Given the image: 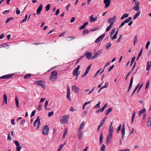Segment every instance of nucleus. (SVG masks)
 <instances>
[{
	"label": "nucleus",
	"mask_w": 151,
	"mask_h": 151,
	"mask_svg": "<svg viewBox=\"0 0 151 151\" xmlns=\"http://www.w3.org/2000/svg\"><path fill=\"white\" fill-rule=\"evenodd\" d=\"M105 36V34H103L101 35L99 37L95 40V42L97 43H99L101 41Z\"/></svg>",
	"instance_id": "6e6552de"
},
{
	"label": "nucleus",
	"mask_w": 151,
	"mask_h": 151,
	"mask_svg": "<svg viewBox=\"0 0 151 151\" xmlns=\"http://www.w3.org/2000/svg\"><path fill=\"white\" fill-rule=\"evenodd\" d=\"M50 6V4H49L47 5L45 7L46 11H47L49 10Z\"/></svg>",
	"instance_id": "49530a36"
},
{
	"label": "nucleus",
	"mask_w": 151,
	"mask_h": 151,
	"mask_svg": "<svg viewBox=\"0 0 151 151\" xmlns=\"http://www.w3.org/2000/svg\"><path fill=\"white\" fill-rule=\"evenodd\" d=\"M75 39V38L74 36H70L68 37L67 38V40L68 41H71V40L74 39Z\"/></svg>",
	"instance_id": "72a5a7b5"
},
{
	"label": "nucleus",
	"mask_w": 151,
	"mask_h": 151,
	"mask_svg": "<svg viewBox=\"0 0 151 151\" xmlns=\"http://www.w3.org/2000/svg\"><path fill=\"white\" fill-rule=\"evenodd\" d=\"M97 20V18H93V15H91L90 17V20L91 22L96 21Z\"/></svg>",
	"instance_id": "aec40b11"
},
{
	"label": "nucleus",
	"mask_w": 151,
	"mask_h": 151,
	"mask_svg": "<svg viewBox=\"0 0 151 151\" xmlns=\"http://www.w3.org/2000/svg\"><path fill=\"white\" fill-rule=\"evenodd\" d=\"M91 67V65H89L88 67H87V68H86V71H87V72H89V70H90V68Z\"/></svg>",
	"instance_id": "774afa93"
},
{
	"label": "nucleus",
	"mask_w": 151,
	"mask_h": 151,
	"mask_svg": "<svg viewBox=\"0 0 151 151\" xmlns=\"http://www.w3.org/2000/svg\"><path fill=\"white\" fill-rule=\"evenodd\" d=\"M113 25V24H110V25L109 26H108L106 28V31L107 32L109 31V30L111 29V28L112 27Z\"/></svg>",
	"instance_id": "2f4dec72"
},
{
	"label": "nucleus",
	"mask_w": 151,
	"mask_h": 151,
	"mask_svg": "<svg viewBox=\"0 0 151 151\" xmlns=\"http://www.w3.org/2000/svg\"><path fill=\"white\" fill-rule=\"evenodd\" d=\"M48 101L47 100L46 101L45 103L44 106L45 107V108L47 110H50V108H47V106H48Z\"/></svg>",
	"instance_id": "a878e982"
},
{
	"label": "nucleus",
	"mask_w": 151,
	"mask_h": 151,
	"mask_svg": "<svg viewBox=\"0 0 151 151\" xmlns=\"http://www.w3.org/2000/svg\"><path fill=\"white\" fill-rule=\"evenodd\" d=\"M43 5L42 4L40 5L38 7L36 13L37 15H40V12L42 9Z\"/></svg>",
	"instance_id": "2eb2a0df"
},
{
	"label": "nucleus",
	"mask_w": 151,
	"mask_h": 151,
	"mask_svg": "<svg viewBox=\"0 0 151 151\" xmlns=\"http://www.w3.org/2000/svg\"><path fill=\"white\" fill-rule=\"evenodd\" d=\"M113 25V24H110V25L109 26H108L106 28V31L107 32L109 31V30L111 29V28L112 27Z\"/></svg>",
	"instance_id": "473e14b6"
},
{
	"label": "nucleus",
	"mask_w": 151,
	"mask_h": 151,
	"mask_svg": "<svg viewBox=\"0 0 151 151\" xmlns=\"http://www.w3.org/2000/svg\"><path fill=\"white\" fill-rule=\"evenodd\" d=\"M103 52V50H99L98 51H97L96 52V54L98 56L100 55V54H102Z\"/></svg>",
	"instance_id": "e433bc0d"
},
{
	"label": "nucleus",
	"mask_w": 151,
	"mask_h": 151,
	"mask_svg": "<svg viewBox=\"0 0 151 151\" xmlns=\"http://www.w3.org/2000/svg\"><path fill=\"white\" fill-rule=\"evenodd\" d=\"M99 28V26H97L91 29L90 30V31L91 32L95 31L98 30V29Z\"/></svg>",
	"instance_id": "f704fd0d"
},
{
	"label": "nucleus",
	"mask_w": 151,
	"mask_h": 151,
	"mask_svg": "<svg viewBox=\"0 0 151 151\" xmlns=\"http://www.w3.org/2000/svg\"><path fill=\"white\" fill-rule=\"evenodd\" d=\"M150 44V41H148L147 43H146L145 48L146 49H148V47Z\"/></svg>",
	"instance_id": "6e6d98bb"
},
{
	"label": "nucleus",
	"mask_w": 151,
	"mask_h": 151,
	"mask_svg": "<svg viewBox=\"0 0 151 151\" xmlns=\"http://www.w3.org/2000/svg\"><path fill=\"white\" fill-rule=\"evenodd\" d=\"M42 104H39L38 105V107L37 109V110L38 111H40V110H41L42 109Z\"/></svg>",
	"instance_id": "603ef678"
},
{
	"label": "nucleus",
	"mask_w": 151,
	"mask_h": 151,
	"mask_svg": "<svg viewBox=\"0 0 151 151\" xmlns=\"http://www.w3.org/2000/svg\"><path fill=\"white\" fill-rule=\"evenodd\" d=\"M84 122L83 121L80 124L79 128L78 129L79 130H82L83 129V127L84 126Z\"/></svg>",
	"instance_id": "393cba45"
},
{
	"label": "nucleus",
	"mask_w": 151,
	"mask_h": 151,
	"mask_svg": "<svg viewBox=\"0 0 151 151\" xmlns=\"http://www.w3.org/2000/svg\"><path fill=\"white\" fill-rule=\"evenodd\" d=\"M111 43L110 42L108 43L106 45V49H108L111 46Z\"/></svg>",
	"instance_id": "a19ab883"
},
{
	"label": "nucleus",
	"mask_w": 151,
	"mask_h": 151,
	"mask_svg": "<svg viewBox=\"0 0 151 151\" xmlns=\"http://www.w3.org/2000/svg\"><path fill=\"white\" fill-rule=\"evenodd\" d=\"M31 76V75L30 74H28L25 75L24 78L29 79L30 78Z\"/></svg>",
	"instance_id": "a18cd8bd"
},
{
	"label": "nucleus",
	"mask_w": 151,
	"mask_h": 151,
	"mask_svg": "<svg viewBox=\"0 0 151 151\" xmlns=\"http://www.w3.org/2000/svg\"><path fill=\"white\" fill-rule=\"evenodd\" d=\"M49 128L47 125L44 126L42 129V133L44 135H47L49 132Z\"/></svg>",
	"instance_id": "20e7f679"
},
{
	"label": "nucleus",
	"mask_w": 151,
	"mask_h": 151,
	"mask_svg": "<svg viewBox=\"0 0 151 151\" xmlns=\"http://www.w3.org/2000/svg\"><path fill=\"white\" fill-rule=\"evenodd\" d=\"M129 14H124L121 18V19L122 20L124 18H126L128 17Z\"/></svg>",
	"instance_id": "c756f323"
},
{
	"label": "nucleus",
	"mask_w": 151,
	"mask_h": 151,
	"mask_svg": "<svg viewBox=\"0 0 151 151\" xmlns=\"http://www.w3.org/2000/svg\"><path fill=\"white\" fill-rule=\"evenodd\" d=\"M133 9L136 11H138L139 9V6H136L133 8Z\"/></svg>",
	"instance_id": "c03bdc74"
},
{
	"label": "nucleus",
	"mask_w": 151,
	"mask_h": 151,
	"mask_svg": "<svg viewBox=\"0 0 151 151\" xmlns=\"http://www.w3.org/2000/svg\"><path fill=\"white\" fill-rule=\"evenodd\" d=\"M111 2V0H104V3L105 4V8H107L110 6Z\"/></svg>",
	"instance_id": "9b49d317"
},
{
	"label": "nucleus",
	"mask_w": 151,
	"mask_h": 151,
	"mask_svg": "<svg viewBox=\"0 0 151 151\" xmlns=\"http://www.w3.org/2000/svg\"><path fill=\"white\" fill-rule=\"evenodd\" d=\"M15 102L17 107L19 108V102L17 96H16L15 97Z\"/></svg>",
	"instance_id": "412c9836"
},
{
	"label": "nucleus",
	"mask_w": 151,
	"mask_h": 151,
	"mask_svg": "<svg viewBox=\"0 0 151 151\" xmlns=\"http://www.w3.org/2000/svg\"><path fill=\"white\" fill-rule=\"evenodd\" d=\"M145 109L144 108L140 110L139 113V116H140L142 114L145 113Z\"/></svg>",
	"instance_id": "cd10ccee"
},
{
	"label": "nucleus",
	"mask_w": 151,
	"mask_h": 151,
	"mask_svg": "<svg viewBox=\"0 0 151 151\" xmlns=\"http://www.w3.org/2000/svg\"><path fill=\"white\" fill-rule=\"evenodd\" d=\"M116 16L115 15L113 17L109 18L108 19V22L109 24H113L116 21Z\"/></svg>",
	"instance_id": "0eeeda50"
},
{
	"label": "nucleus",
	"mask_w": 151,
	"mask_h": 151,
	"mask_svg": "<svg viewBox=\"0 0 151 151\" xmlns=\"http://www.w3.org/2000/svg\"><path fill=\"white\" fill-rule=\"evenodd\" d=\"M113 132L109 131V134L107 135L106 140V145L109 144L111 141L112 136Z\"/></svg>",
	"instance_id": "7ed1b4c3"
},
{
	"label": "nucleus",
	"mask_w": 151,
	"mask_h": 151,
	"mask_svg": "<svg viewBox=\"0 0 151 151\" xmlns=\"http://www.w3.org/2000/svg\"><path fill=\"white\" fill-rule=\"evenodd\" d=\"M100 101H99L98 103L95 106V108H98L100 107Z\"/></svg>",
	"instance_id": "3c124183"
},
{
	"label": "nucleus",
	"mask_w": 151,
	"mask_h": 151,
	"mask_svg": "<svg viewBox=\"0 0 151 151\" xmlns=\"http://www.w3.org/2000/svg\"><path fill=\"white\" fill-rule=\"evenodd\" d=\"M65 144V142L63 144H61L59 147L57 151H60Z\"/></svg>",
	"instance_id": "c85d7f7f"
},
{
	"label": "nucleus",
	"mask_w": 151,
	"mask_h": 151,
	"mask_svg": "<svg viewBox=\"0 0 151 151\" xmlns=\"http://www.w3.org/2000/svg\"><path fill=\"white\" fill-rule=\"evenodd\" d=\"M22 147L21 146L19 145L17 146L16 147V150L17 151H20V150L22 149Z\"/></svg>",
	"instance_id": "09e8293b"
},
{
	"label": "nucleus",
	"mask_w": 151,
	"mask_h": 151,
	"mask_svg": "<svg viewBox=\"0 0 151 151\" xmlns=\"http://www.w3.org/2000/svg\"><path fill=\"white\" fill-rule=\"evenodd\" d=\"M14 19V18L12 17H10L9 18H8L6 20V23H8L9 22L10 20H12Z\"/></svg>",
	"instance_id": "de8ad7c7"
},
{
	"label": "nucleus",
	"mask_w": 151,
	"mask_h": 151,
	"mask_svg": "<svg viewBox=\"0 0 151 151\" xmlns=\"http://www.w3.org/2000/svg\"><path fill=\"white\" fill-rule=\"evenodd\" d=\"M122 127V125L120 124L119 126L117 128V132H118L120 130Z\"/></svg>",
	"instance_id": "69168bd1"
},
{
	"label": "nucleus",
	"mask_w": 151,
	"mask_h": 151,
	"mask_svg": "<svg viewBox=\"0 0 151 151\" xmlns=\"http://www.w3.org/2000/svg\"><path fill=\"white\" fill-rule=\"evenodd\" d=\"M108 86V82H106L105 83V85L102 87V88H106Z\"/></svg>",
	"instance_id": "680f3d73"
},
{
	"label": "nucleus",
	"mask_w": 151,
	"mask_h": 151,
	"mask_svg": "<svg viewBox=\"0 0 151 151\" xmlns=\"http://www.w3.org/2000/svg\"><path fill=\"white\" fill-rule=\"evenodd\" d=\"M134 2V4L136 6H139V3L137 1H136V0H134L133 2Z\"/></svg>",
	"instance_id": "4d7b16f0"
},
{
	"label": "nucleus",
	"mask_w": 151,
	"mask_h": 151,
	"mask_svg": "<svg viewBox=\"0 0 151 151\" xmlns=\"http://www.w3.org/2000/svg\"><path fill=\"white\" fill-rule=\"evenodd\" d=\"M146 124L147 127H149L151 125V117H149L147 119Z\"/></svg>",
	"instance_id": "a211bd4d"
},
{
	"label": "nucleus",
	"mask_w": 151,
	"mask_h": 151,
	"mask_svg": "<svg viewBox=\"0 0 151 151\" xmlns=\"http://www.w3.org/2000/svg\"><path fill=\"white\" fill-rule=\"evenodd\" d=\"M4 99L5 102V103L6 104L7 103V97L6 95L5 94H4L3 95Z\"/></svg>",
	"instance_id": "4c0bfd02"
},
{
	"label": "nucleus",
	"mask_w": 151,
	"mask_h": 151,
	"mask_svg": "<svg viewBox=\"0 0 151 151\" xmlns=\"http://www.w3.org/2000/svg\"><path fill=\"white\" fill-rule=\"evenodd\" d=\"M133 76L132 77L130 81V83L129 85V86L128 88L127 92H128L130 90L131 87H132V83L133 82Z\"/></svg>",
	"instance_id": "f3484780"
},
{
	"label": "nucleus",
	"mask_w": 151,
	"mask_h": 151,
	"mask_svg": "<svg viewBox=\"0 0 151 151\" xmlns=\"http://www.w3.org/2000/svg\"><path fill=\"white\" fill-rule=\"evenodd\" d=\"M124 123L122 127V129L121 130V133L122 134V139H124V135L125 134V126H124Z\"/></svg>",
	"instance_id": "9d476101"
},
{
	"label": "nucleus",
	"mask_w": 151,
	"mask_h": 151,
	"mask_svg": "<svg viewBox=\"0 0 151 151\" xmlns=\"http://www.w3.org/2000/svg\"><path fill=\"white\" fill-rule=\"evenodd\" d=\"M89 33V31L87 29H84L83 32V35H85L86 34H88Z\"/></svg>",
	"instance_id": "58836bf2"
},
{
	"label": "nucleus",
	"mask_w": 151,
	"mask_h": 151,
	"mask_svg": "<svg viewBox=\"0 0 151 151\" xmlns=\"http://www.w3.org/2000/svg\"><path fill=\"white\" fill-rule=\"evenodd\" d=\"M137 35H136L134 37L133 40V43L134 45L135 46V44L137 42Z\"/></svg>",
	"instance_id": "ea45409f"
},
{
	"label": "nucleus",
	"mask_w": 151,
	"mask_h": 151,
	"mask_svg": "<svg viewBox=\"0 0 151 151\" xmlns=\"http://www.w3.org/2000/svg\"><path fill=\"white\" fill-rule=\"evenodd\" d=\"M35 83L36 84L40 86H41L43 88H45V86L43 83V81L42 80L36 81L35 82Z\"/></svg>",
	"instance_id": "423d86ee"
},
{
	"label": "nucleus",
	"mask_w": 151,
	"mask_h": 151,
	"mask_svg": "<svg viewBox=\"0 0 151 151\" xmlns=\"http://www.w3.org/2000/svg\"><path fill=\"white\" fill-rule=\"evenodd\" d=\"M58 73L55 70L53 71L50 77V80L52 81H54L57 78Z\"/></svg>",
	"instance_id": "f03ea898"
},
{
	"label": "nucleus",
	"mask_w": 151,
	"mask_h": 151,
	"mask_svg": "<svg viewBox=\"0 0 151 151\" xmlns=\"http://www.w3.org/2000/svg\"><path fill=\"white\" fill-rule=\"evenodd\" d=\"M67 128H66V129H65V130L64 132V133H63V139H64L65 137V135L67 134Z\"/></svg>",
	"instance_id": "8fccbe9b"
},
{
	"label": "nucleus",
	"mask_w": 151,
	"mask_h": 151,
	"mask_svg": "<svg viewBox=\"0 0 151 151\" xmlns=\"http://www.w3.org/2000/svg\"><path fill=\"white\" fill-rule=\"evenodd\" d=\"M77 136L79 140H81L82 139L83 132L81 130H77Z\"/></svg>",
	"instance_id": "1a4fd4ad"
},
{
	"label": "nucleus",
	"mask_w": 151,
	"mask_h": 151,
	"mask_svg": "<svg viewBox=\"0 0 151 151\" xmlns=\"http://www.w3.org/2000/svg\"><path fill=\"white\" fill-rule=\"evenodd\" d=\"M107 106V104H105L102 108L99 109L98 110L96 111V112L99 113L103 111Z\"/></svg>",
	"instance_id": "ddd939ff"
},
{
	"label": "nucleus",
	"mask_w": 151,
	"mask_h": 151,
	"mask_svg": "<svg viewBox=\"0 0 151 151\" xmlns=\"http://www.w3.org/2000/svg\"><path fill=\"white\" fill-rule=\"evenodd\" d=\"M140 13V11H138V12L134 15V16L133 17V19L134 20L136 19L139 16V14Z\"/></svg>",
	"instance_id": "4be33fe9"
},
{
	"label": "nucleus",
	"mask_w": 151,
	"mask_h": 151,
	"mask_svg": "<svg viewBox=\"0 0 151 151\" xmlns=\"http://www.w3.org/2000/svg\"><path fill=\"white\" fill-rule=\"evenodd\" d=\"M92 55V53L90 52H87L85 54L86 58L88 60H89L91 58Z\"/></svg>",
	"instance_id": "dca6fc26"
},
{
	"label": "nucleus",
	"mask_w": 151,
	"mask_h": 151,
	"mask_svg": "<svg viewBox=\"0 0 151 151\" xmlns=\"http://www.w3.org/2000/svg\"><path fill=\"white\" fill-rule=\"evenodd\" d=\"M113 25V24H110V25L109 26H108L106 28V31L107 32L109 31V30L111 29V28L112 27Z\"/></svg>",
	"instance_id": "7c9ffc66"
},
{
	"label": "nucleus",
	"mask_w": 151,
	"mask_h": 151,
	"mask_svg": "<svg viewBox=\"0 0 151 151\" xmlns=\"http://www.w3.org/2000/svg\"><path fill=\"white\" fill-rule=\"evenodd\" d=\"M70 89L69 88H68L67 90V93L66 95V97L67 99L68 100L70 101H71V99L70 97Z\"/></svg>",
	"instance_id": "4468645a"
},
{
	"label": "nucleus",
	"mask_w": 151,
	"mask_h": 151,
	"mask_svg": "<svg viewBox=\"0 0 151 151\" xmlns=\"http://www.w3.org/2000/svg\"><path fill=\"white\" fill-rule=\"evenodd\" d=\"M105 145L104 144H103L101 148V151H105Z\"/></svg>",
	"instance_id": "37998d69"
},
{
	"label": "nucleus",
	"mask_w": 151,
	"mask_h": 151,
	"mask_svg": "<svg viewBox=\"0 0 151 151\" xmlns=\"http://www.w3.org/2000/svg\"><path fill=\"white\" fill-rule=\"evenodd\" d=\"M54 113V112L53 111H51V112H49L48 113V117H50V116H52L53 114Z\"/></svg>",
	"instance_id": "864d4df0"
},
{
	"label": "nucleus",
	"mask_w": 151,
	"mask_h": 151,
	"mask_svg": "<svg viewBox=\"0 0 151 151\" xmlns=\"http://www.w3.org/2000/svg\"><path fill=\"white\" fill-rule=\"evenodd\" d=\"M14 75V73H12L4 75L0 77V79H9L12 77Z\"/></svg>",
	"instance_id": "39448f33"
},
{
	"label": "nucleus",
	"mask_w": 151,
	"mask_h": 151,
	"mask_svg": "<svg viewBox=\"0 0 151 151\" xmlns=\"http://www.w3.org/2000/svg\"><path fill=\"white\" fill-rule=\"evenodd\" d=\"M60 12V9H57L55 15H56V16L58 15L59 13Z\"/></svg>",
	"instance_id": "338daca9"
},
{
	"label": "nucleus",
	"mask_w": 151,
	"mask_h": 151,
	"mask_svg": "<svg viewBox=\"0 0 151 151\" xmlns=\"http://www.w3.org/2000/svg\"><path fill=\"white\" fill-rule=\"evenodd\" d=\"M36 112V111L35 110H34L32 111L31 116V117H32L33 116H34L35 115Z\"/></svg>",
	"instance_id": "13d9d810"
},
{
	"label": "nucleus",
	"mask_w": 151,
	"mask_h": 151,
	"mask_svg": "<svg viewBox=\"0 0 151 151\" xmlns=\"http://www.w3.org/2000/svg\"><path fill=\"white\" fill-rule=\"evenodd\" d=\"M135 111H134V113L133 114L132 116V123H133L134 119V117H135Z\"/></svg>",
	"instance_id": "5fc2aeb1"
},
{
	"label": "nucleus",
	"mask_w": 151,
	"mask_h": 151,
	"mask_svg": "<svg viewBox=\"0 0 151 151\" xmlns=\"http://www.w3.org/2000/svg\"><path fill=\"white\" fill-rule=\"evenodd\" d=\"M114 65H113L111 66L109 68V69L108 70V72H109L110 71H111V70L113 68V67H114Z\"/></svg>",
	"instance_id": "052dcab7"
},
{
	"label": "nucleus",
	"mask_w": 151,
	"mask_h": 151,
	"mask_svg": "<svg viewBox=\"0 0 151 151\" xmlns=\"http://www.w3.org/2000/svg\"><path fill=\"white\" fill-rule=\"evenodd\" d=\"M80 68V66L78 65V66L76 68L73 70V76H74L75 74V73H76L78 71V70H79Z\"/></svg>",
	"instance_id": "6ab92c4d"
},
{
	"label": "nucleus",
	"mask_w": 151,
	"mask_h": 151,
	"mask_svg": "<svg viewBox=\"0 0 151 151\" xmlns=\"http://www.w3.org/2000/svg\"><path fill=\"white\" fill-rule=\"evenodd\" d=\"M103 138V132L102 131L101 133L100 136L99 142H100V144H101V143L102 142Z\"/></svg>",
	"instance_id": "b1692460"
},
{
	"label": "nucleus",
	"mask_w": 151,
	"mask_h": 151,
	"mask_svg": "<svg viewBox=\"0 0 151 151\" xmlns=\"http://www.w3.org/2000/svg\"><path fill=\"white\" fill-rule=\"evenodd\" d=\"M106 117H105L104 118L103 120H102L101 122H100V124L102 125H103L105 121L106 120Z\"/></svg>",
	"instance_id": "79ce46f5"
},
{
	"label": "nucleus",
	"mask_w": 151,
	"mask_h": 151,
	"mask_svg": "<svg viewBox=\"0 0 151 151\" xmlns=\"http://www.w3.org/2000/svg\"><path fill=\"white\" fill-rule=\"evenodd\" d=\"M69 116L68 115H65L62 116L60 119L61 124L68 123Z\"/></svg>",
	"instance_id": "f257e3e1"
},
{
	"label": "nucleus",
	"mask_w": 151,
	"mask_h": 151,
	"mask_svg": "<svg viewBox=\"0 0 151 151\" xmlns=\"http://www.w3.org/2000/svg\"><path fill=\"white\" fill-rule=\"evenodd\" d=\"M98 56L95 53L93 55L91 59H94L96 58Z\"/></svg>",
	"instance_id": "0e129e2a"
},
{
	"label": "nucleus",
	"mask_w": 151,
	"mask_h": 151,
	"mask_svg": "<svg viewBox=\"0 0 151 151\" xmlns=\"http://www.w3.org/2000/svg\"><path fill=\"white\" fill-rule=\"evenodd\" d=\"M72 89L76 93L78 92L79 91V88L75 85L72 86Z\"/></svg>",
	"instance_id": "f8f14e48"
},
{
	"label": "nucleus",
	"mask_w": 151,
	"mask_h": 151,
	"mask_svg": "<svg viewBox=\"0 0 151 151\" xmlns=\"http://www.w3.org/2000/svg\"><path fill=\"white\" fill-rule=\"evenodd\" d=\"M135 59V57H133L131 60V64L130 65H131L134 62V60Z\"/></svg>",
	"instance_id": "e2e57ef3"
},
{
	"label": "nucleus",
	"mask_w": 151,
	"mask_h": 151,
	"mask_svg": "<svg viewBox=\"0 0 151 151\" xmlns=\"http://www.w3.org/2000/svg\"><path fill=\"white\" fill-rule=\"evenodd\" d=\"M115 31L116 30L115 28H113L112 30H111V32L110 33V36L111 37L112 35L114 33Z\"/></svg>",
	"instance_id": "c9c22d12"
},
{
	"label": "nucleus",
	"mask_w": 151,
	"mask_h": 151,
	"mask_svg": "<svg viewBox=\"0 0 151 151\" xmlns=\"http://www.w3.org/2000/svg\"><path fill=\"white\" fill-rule=\"evenodd\" d=\"M112 123H113V122H111V124L109 126V131L113 132V130L114 129V127L112 126Z\"/></svg>",
	"instance_id": "bb28decb"
},
{
	"label": "nucleus",
	"mask_w": 151,
	"mask_h": 151,
	"mask_svg": "<svg viewBox=\"0 0 151 151\" xmlns=\"http://www.w3.org/2000/svg\"><path fill=\"white\" fill-rule=\"evenodd\" d=\"M112 109L113 108L112 107L109 108L106 111L105 114L106 115H108L111 112Z\"/></svg>",
	"instance_id": "5701e85b"
},
{
	"label": "nucleus",
	"mask_w": 151,
	"mask_h": 151,
	"mask_svg": "<svg viewBox=\"0 0 151 151\" xmlns=\"http://www.w3.org/2000/svg\"><path fill=\"white\" fill-rule=\"evenodd\" d=\"M149 85V80H148L147 81L146 86H145V89H146L148 87V86Z\"/></svg>",
	"instance_id": "bf43d9fd"
}]
</instances>
